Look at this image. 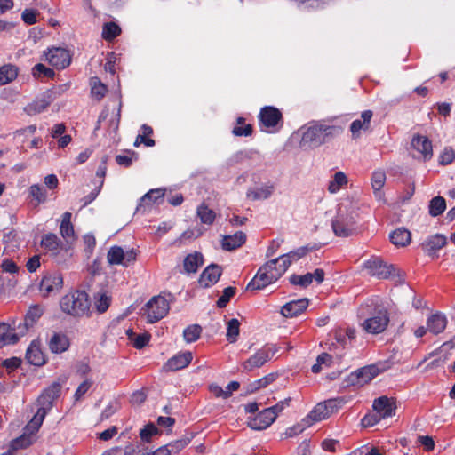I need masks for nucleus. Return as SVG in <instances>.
<instances>
[{
  "instance_id": "nucleus-45",
  "label": "nucleus",
  "mask_w": 455,
  "mask_h": 455,
  "mask_svg": "<svg viewBox=\"0 0 455 455\" xmlns=\"http://www.w3.org/2000/svg\"><path fill=\"white\" fill-rule=\"evenodd\" d=\"M330 416L327 407L323 402L317 403L308 414V417L313 421H321L328 419Z\"/></svg>"
},
{
  "instance_id": "nucleus-33",
  "label": "nucleus",
  "mask_w": 455,
  "mask_h": 455,
  "mask_svg": "<svg viewBox=\"0 0 455 455\" xmlns=\"http://www.w3.org/2000/svg\"><path fill=\"white\" fill-rule=\"evenodd\" d=\"M41 246L44 249H45L49 251H52L54 254H57V253H59L60 250L61 249L62 242L57 236L56 234L48 233L42 237Z\"/></svg>"
},
{
  "instance_id": "nucleus-1",
  "label": "nucleus",
  "mask_w": 455,
  "mask_h": 455,
  "mask_svg": "<svg viewBox=\"0 0 455 455\" xmlns=\"http://www.w3.org/2000/svg\"><path fill=\"white\" fill-rule=\"evenodd\" d=\"M289 268L288 260L283 261L280 257L268 260L257 271L255 276L246 286L247 291L262 290L276 282Z\"/></svg>"
},
{
  "instance_id": "nucleus-4",
  "label": "nucleus",
  "mask_w": 455,
  "mask_h": 455,
  "mask_svg": "<svg viewBox=\"0 0 455 455\" xmlns=\"http://www.w3.org/2000/svg\"><path fill=\"white\" fill-rule=\"evenodd\" d=\"M46 414L43 409H37V411L26 425L23 434L12 441L13 449H24L31 445L36 441V434L39 430Z\"/></svg>"
},
{
  "instance_id": "nucleus-22",
  "label": "nucleus",
  "mask_w": 455,
  "mask_h": 455,
  "mask_svg": "<svg viewBox=\"0 0 455 455\" xmlns=\"http://www.w3.org/2000/svg\"><path fill=\"white\" fill-rule=\"evenodd\" d=\"M25 357L28 363L35 366H42L46 363L45 355L38 339H35L29 344Z\"/></svg>"
},
{
  "instance_id": "nucleus-49",
  "label": "nucleus",
  "mask_w": 455,
  "mask_h": 455,
  "mask_svg": "<svg viewBox=\"0 0 455 455\" xmlns=\"http://www.w3.org/2000/svg\"><path fill=\"white\" fill-rule=\"evenodd\" d=\"M347 183V178L346 174L342 172H337L334 174L333 180L330 181L328 186V190L331 193H336L338 192L340 188Z\"/></svg>"
},
{
  "instance_id": "nucleus-27",
  "label": "nucleus",
  "mask_w": 455,
  "mask_h": 455,
  "mask_svg": "<svg viewBox=\"0 0 455 455\" xmlns=\"http://www.w3.org/2000/svg\"><path fill=\"white\" fill-rule=\"evenodd\" d=\"M69 346V339L60 332H54L48 341L49 349L53 354H61L67 351Z\"/></svg>"
},
{
  "instance_id": "nucleus-24",
  "label": "nucleus",
  "mask_w": 455,
  "mask_h": 455,
  "mask_svg": "<svg viewBox=\"0 0 455 455\" xmlns=\"http://www.w3.org/2000/svg\"><path fill=\"white\" fill-rule=\"evenodd\" d=\"M309 300L306 298L292 300L284 304L281 309V314L284 317H295L303 313L308 307Z\"/></svg>"
},
{
  "instance_id": "nucleus-59",
  "label": "nucleus",
  "mask_w": 455,
  "mask_h": 455,
  "mask_svg": "<svg viewBox=\"0 0 455 455\" xmlns=\"http://www.w3.org/2000/svg\"><path fill=\"white\" fill-rule=\"evenodd\" d=\"M189 443H190V438H181V439L176 440L173 443H170L166 444L165 446H167V448H169V450H171V453L172 452L178 453L182 449H184Z\"/></svg>"
},
{
  "instance_id": "nucleus-19",
  "label": "nucleus",
  "mask_w": 455,
  "mask_h": 455,
  "mask_svg": "<svg viewBox=\"0 0 455 455\" xmlns=\"http://www.w3.org/2000/svg\"><path fill=\"white\" fill-rule=\"evenodd\" d=\"M193 355L190 351L180 352L171 357L163 365L164 371H176L186 368L192 361Z\"/></svg>"
},
{
  "instance_id": "nucleus-5",
  "label": "nucleus",
  "mask_w": 455,
  "mask_h": 455,
  "mask_svg": "<svg viewBox=\"0 0 455 455\" xmlns=\"http://www.w3.org/2000/svg\"><path fill=\"white\" fill-rule=\"evenodd\" d=\"M355 223L356 221L352 212L339 211L332 220L331 228L335 235L347 237L355 233Z\"/></svg>"
},
{
  "instance_id": "nucleus-23",
  "label": "nucleus",
  "mask_w": 455,
  "mask_h": 455,
  "mask_svg": "<svg viewBox=\"0 0 455 455\" xmlns=\"http://www.w3.org/2000/svg\"><path fill=\"white\" fill-rule=\"evenodd\" d=\"M447 243V238L441 234H435L427 237L421 243L423 251L429 256L435 255L437 251L443 248Z\"/></svg>"
},
{
  "instance_id": "nucleus-31",
  "label": "nucleus",
  "mask_w": 455,
  "mask_h": 455,
  "mask_svg": "<svg viewBox=\"0 0 455 455\" xmlns=\"http://www.w3.org/2000/svg\"><path fill=\"white\" fill-rule=\"evenodd\" d=\"M19 75V68L14 64H4L0 67V85L14 81Z\"/></svg>"
},
{
  "instance_id": "nucleus-14",
  "label": "nucleus",
  "mask_w": 455,
  "mask_h": 455,
  "mask_svg": "<svg viewBox=\"0 0 455 455\" xmlns=\"http://www.w3.org/2000/svg\"><path fill=\"white\" fill-rule=\"evenodd\" d=\"M372 409L382 419L393 417L395 414L396 400L386 395L379 396L373 401Z\"/></svg>"
},
{
  "instance_id": "nucleus-12",
  "label": "nucleus",
  "mask_w": 455,
  "mask_h": 455,
  "mask_svg": "<svg viewBox=\"0 0 455 455\" xmlns=\"http://www.w3.org/2000/svg\"><path fill=\"white\" fill-rule=\"evenodd\" d=\"M259 125L270 129L283 122L282 112L274 106H265L259 113Z\"/></svg>"
},
{
  "instance_id": "nucleus-55",
  "label": "nucleus",
  "mask_w": 455,
  "mask_h": 455,
  "mask_svg": "<svg viewBox=\"0 0 455 455\" xmlns=\"http://www.w3.org/2000/svg\"><path fill=\"white\" fill-rule=\"evenodd\" d=\"M128 155H117L116 156V162L125 168H128L132 165V160L138 159V154L134 151H127Z\"/></svg>"
},
{
  "instance_id": "nucleus-63",
  "label": "nucleus",
  "mask_w": 455,
  "mask_h": 455,
  "mask_svg": "<svg viewBox=\"0 0 455 455\" xmlns=\"http://www.w3.org/2000/svg\"><path fill=\"white\" fill-rule=\"evenodd\" d=\"M21 362H22L21 359L19 357H11V358L5 359L2 363V365L4 367H5L7 370L14 371L21 365Z\"/></svg>"
},
{
  "instance_id": "nucleus-64",
  "label": "nucleus",
  "mask_w": 455,
  "mask_h": 455,
  "mask_svg": "<svg viewBox=\"0 0 455 455\" xmlns=\"http://www.w3.org/2000/svg\"><path fill=\"white\" fill-rule=\"evenodd\" d=\"M418 441L427 451H431L435 448V442L431 436L420 435L418 437Z\"/></svg>"
},
{
  "instance_id": "nucleus-39",
  "label": "nucleus",
  "mask_w": 455,
  "mask_h": 455,
  "mask_svg": "<svg viewBox=\"0 0 455 455\" xmlns=\"http://www.w3.org/2000/svg\"><path fill=\"white\" fill-rule=\"evenodd\" d=\"M28 195L36 202V204H44L47 200V191L39 184L31 185L28 188Z\"/></svg>"
},
{
  "instance_id": "nucleus-15",
  "label": "nucleus",
  "mask_w": 455,
  "mask_h": 455,
  "mask_svg": "<svg viewBox=\"0 0 455 455\" xmlns=\"http://www.w3.org/2000/svg\"><path fill=\"white\" fill-rule=\"evenodd\" d=\"M266 408L254 417L248 419V427L253 430H264L270 427L276 419L275 411Z\"/></svg>"
},
{
  "instance_id": "nucleus-43",
  "label": "nucleus",
  "mask_w": 455,
  "mask_h": 455,
  "mask_svg": "<svg viewBox=\"0 0 455 455\" xmlns=\"http://www.w3.org/2000/svg\"><path fill=\"white\" fill-rule=\"evenodd\" d=\"M357 370L359 373V379L363 386L370 382L379 374V369L373 364L367 365Z\"/></svg>"
},
{
  "instance_id": "nucleus-47",
  "label": "nucleus",
  "mask_w": 455,
  "mask_h": 455,
  "mask_svg": "<svg viewBox=\"0 0 455 455\" xmlns=\"http://www.w3.org/2000/svg\"><path fill=\"white\" fill-rule=\"evenodd\" d=\"M202 333V328L198 324H191L183 331V338L187 343L196 341Z\"/></svg>"
},
{
  "instance_id": "nucleus-46",
  "label": "nucleus",
  "mask_w": 455,
  "mask_h": 455,
  "mask_svg": "<svg viewBox=\"0 0 455 455\" xmlns=\"http://www.w3.org/2000/svg\"><path fill=\"white\" fill-rule=\"evenodd\" d=\"M121 33L120 27L115 22H108L102 28V37L107 41H111Z\"/></svg>"
},
{
  "instance_id": "nucleus-60",
  "label": "nucleus",
  "mask_w": 455,
  "mask_h": 455,
  "mask_svg": "<svg viewBox=\"0 0 455 455\" xmlns=\"http://www.w3.org/2000/svg\"><path fill=\"white\" fill-rule=\"evenodd\" d=\"M381 419L380 416L373 411V413H368L362 419V425L365 427H373Z\"/></svg>"
},
{
  "instance_id": "nucleus-36",
  "label": "nucleus",
  "mask_w": 455,
  "mask_h": 455,
  "mask_svg": "<svg viewBox=\"0 0 455 455\" xmlns=\"http://www.w3.org/2000/svg\"><path fill=\"white\" fill-rule=\"evenodd\" d=\"M51 104L48 97L44 96L39 99H36L31 103L25 107V111L29 116H34L44 111Z\"/></svg>"
},
{
  "instance_id": "nucleus-44",
  "label": "nucleus",
  "mask_w": 455,
  "mask_h": 455,
  "mask_svg": "<svg viewBox=\"0 0 455 455\" xmlns=\"http://www.w3.org/2000/svg\"><path fill=\"white\" fill-rule=\"evenodd\" d=\"M240 333V322L236 318H232L228 322L227 340L229 343H235Z\"/></svg>"
},
{
  "instance_id": "nucleus-56",
  "label": "nucleus",
  "mask_w": 455,
  "mask_h": 455,
  "mask_svg": "<svg viewBox=\"0 0 455 455\" xmlns=\"http://www.w3.org/2000/svg\"><path fill=\"white\" fill-rule=\"evenodd\" d=\"M386 181V174L383 171L374 172L371 177V186L374 192L379 191Z\"/></svg>"
},
{
  "instance_id": "nucleus-28",
  "label": "nucleus",
  "mask_w": 455,
  "mask_h": 455,
  "mask_svg": "<svg viewBox=\"0 0 455 455\" xmlns=\"http://www.w3.org/2000/svg\"><path fill=\"white\" fill-rule=\"evenodd\" d=\"M320 247L321 246L318 243L301 246L297 248L296 250L291 251L288 253L280 256V259L283 261L288 260L290 267L293 261H298L299 259L305 257L308 252L319 250Z\"/></svg>"
},
{
  "instance_id": "nucleus-6",
  "label": "nucleus",
  "mask_w": 455,
  "mask_h": 455,
  "mask_svg": "<svg viewBox=\"0 0 455 455\" xmlns=\"http://www.w3.org/2000/svg\"><path fill=\"white\" fill-rule=\"evenodd\" d=\"M363 267L367 270L371 276L378 279H388L395 275V266L387 264L379 257H371L364 261Z\"/></svg>"
},
{
  "instance_id": "nucleus-9",
  "label": "nucleus",
  "mask_w": 455,
  "mask_h": 455,
  "mask_svg": "<svg viewBox=\"0 0 455 455\" xmlns=\"http://www.w3.org/2000/svg\"><path fill=\"white\" fill-rule=\"evenodd\" d=\"M277 351L278 348L275 346L264 347L263 348L259 349L243 363V370L251 371L255 368L263 366L275 355Z\"/></svg>"
},
{
  "instance_id": "nucleus-57",
  "label": "nucleus",
  "mask_w": 455,
  "mask_h": 455,
  "mask_svg": "<svg viewBox=\"0 0 455 455\" xmlns=\"http://www.w3.org/2000/svg\"><path fill=\"white\" fill-rule=\"evenodd\" d=\"M151 335L148 332L135 334L132 342L135 348L141 349L148 344Z\"/></svg>"
},
{
  "instance_id": "nucleus-54",
  "label": "nucleus",
  "mask_w": 455,
  "mask_h": 455,
  "mask_svg": "<svg viewBox=\"0 0 455 455\" xmlns=\"http://www.w3.org/2000/svg\"><path fill=\"white\" fill-rule=\"evenodd\" d=\"M276 379V374L275 373H269L266 375L265 377L255 380L253 383L251 384V391L254 392L256 390H259L260 388L266 387L270 383L274 382Z\"/></svg>"
},
{
  "instance_id": "nucleus-3",
  "label": "nucleus",
  "mask_w": 455,
  "mask_h": 455,
  "mask_svg": "<svg viewBox=\"0 0 455 455\" xmlns=\"http://www.w3.org/2000/svg\"><path fill=\"white\" fill-rule=\"evenodd\" d=\"M63 313L73 317L90 316L91 301L84 291L76 290L64 295L60 300Z\"/></svg>"
},
{
  "instance_id": "nucleus-17",
  "label": "nucleus",
  "mask_w": 455,
  "mask_h": 455,
  "mask_svg": "<svg viewBox=\"0 0 455 455\" xmlns=\"http://www.w3.org/2000/svg\"><path fill=\"white\" fill-rule=\"evenodd\" d=\"M16 328H20V323H17L16 320H12L10 323H0V348L19 341L20 335L15 332Z\"/></svg>"
},
{
  "instance_id": "nucleus-51",
  "label": "nucleus",
  "mask_w": 455,
  "mask_h": 455,
  "mask_svg": "<svg viewBox=\"0 0 455 455\" xmlns=\"http://www.w3.org/2000/svg\"><path fill=\"white\" fill-rule=\"evenodd\" d=\"M236 288L228 286L222 291V295L218 299L216 305L219 308H224L229 303L230 299L235 295Z\"/></svg>"
},
{
  "instance_id": "nucleus-58",
  "label": "nucleus",
  "mask_w": 455,
  "mask_h": 455,
  "mask_svg": "<svg viewBox=\"0 0 455 455\" xmlns=\"http://www.w3.org/2000/svg\"><path fill=\"white\" fill-rule=\"evenodd\" d=\"M92 385V381L91 379H85L76 388L74 398L75 401H79L90 389V387Z\"/></svg>"
},
{
  "instance_id": "nucleus-11",
  "label": "nucleus",
  "mask_w": 455,
  "mask_h": 455,
  "mask_svg": "<svg viewBox=\"0 0 455 455\" xmlns=\"http://www.w3.org/2000/svg\"><path fill=\"white\" fill-rule=\"evenodd\" d=\"M389 323V315L387 310H379L376 315L367 318L362 323L363 330L371 334L383 332Z\"/></svg>"
},
{
  "instance_id": "nucleus-32",
  "label": "nucleus",
  "mask_w": 455,
  "mask_h": 455,
  "mask_svg": "<svg viewBox=\"0 0 455 455\" xmlns=\"http://www.w3.org/2000/svg\"><path fill=\"white\" fill-rule=\"evenodd\" d=\"M389 238L391 243L395 246L404 247L411 242V232L404 228H400L394 230L389 235Z\"/></svg>"
},
{
  "instance_id": "nucleus-13",
  "label": "nucleus",
  "mask_w": 455,
  "mask_h": 455,
  "mask_svg": "<svg viewBox=\"0 0 455 455\" xmlns=\"http://www.w3.org/2000/svg\"><path fill=\"white\" fill-rule=\"evenodd\" d=\"M61 385L53 382L46 387L37 399L38 409H43L45 414L52 409L53 402L60 395Z\"/></svg>"
},
{
  "instance_id": "nucleus-50",
  "label": "nucleus",
  "mask_w": 455,
  "mask_h": 455,
  "mask_svg": "<svg viewBox=\"0 0 455 455\" xmlns=\"http://www.w3.org/2000/svg\"><path fill=\"white\" fill-rule=\"evenodd\" d=\"M289 281L292 285L307 288L313 282V275L311 273H307L303 275L293 274L289 277Z\"/></svg>"
},
{
  "instance_id": "nucleus-48",
  "label": "nucleus",
  "mask_w": 455,
  "mask_h": 455,
  "mask_svg": "<svg viewBox=\"0 0 455 455\" xmlns=\"http://www.w3.org/2000/svg\"><path fill=\"white\" fill-rule=\"evenodd\" d=\"M32 76L36 79L43 77L53 78L55 72L53 69L47 68L44 64L38 63L32 68Z\"/></svg>"
},
{
  "instance_id": "nucleus-16",
  "label": "nucleus",
  "mask_w": 455,
  "mask_h": 455,
  "mask_svg": "<svg viewBox=\"0 0 455 455\" xmlns=\"http://www.w3.org/2000/svg\"><path fill=\"white\" fill-rule=\"evenodd\" d=\"M63 286V277L61 274L53 272L45 275L40 283V291L44 296H49L52 293L58 292Z\"/></svg>"
},
{
  "instance_id": "nucleus-20",
  "label": "nucleus",
  "mask_w": 455,
  "mask_h": 455,
  "mask_svg": "<svg viewBox=\"0 0 455 455\" xmlns=\"http://www.w3.org/2000/svg\"><path fill=\"white\" fill-rule=\"evenodd\" d=\"M222 275V267L217 264L206 267L198 278V283L203 288H209L215 284Z\"/></svg>"
},
{
  "instance_id": "nucleus-37",
  "label": "nucleus",
  "mask_w": 455,
  "mask_h": 455,
  "mask_svg": "<svg viewBox=\"0 0 455 455\" xmlns=\"http://www.w3.org/2000/svg\"><path fill=\"white\" fill-rule=\"evenodd\" d=\"M274 189V185H264L255 189H250L247 196L252 200L267 199L273 194Z\"/></svg>"
},
{
  "instance_id": "nucleus-40",
  "label": "nucleus",
  "mask_w": 455,
  "mask_h": 455,
  "mask_svg": "<svg viewBox=\"0 0 455 455\" xmlns=\"http://www.w3.org/2000/svg\"><path fill=\"white\" fill-rule=\"evenodd\" d=\"M197 216L204 224L212 225L216 218V213L204 203L201 204L196 210Z\"/></svg>"
},
{
  "instance_id": "nucleus-38",
  "label": "nucleus",
  "mask_w": 455,
  "mask_h": 455,
  "mask_svg": "<svg viewBox=\"0 0 455 455\" xmlns=\"http://www.w3.org/2000/svg\"><path fill=\"white\" fill-rule=\"evenodd\" d=\"M446 209V201L443 196H437L432 198L428 205V213L432 217L441 215Z\"/></svg>"
},
{
  "instance_id": "nucleus-8",
  "label": "nucleus",
  "mask_w": 455,
  "mask_h": 455,
  "mask_svg": "<svg viewBox=\"0 0 455 455\" xmlns=\"http://www.w3.org/2000/svg\"><path fill=\"white\" fill-rule=\"evenodd\" d=\"M45 60L57 69H64L71 63L72 55L65 48L53 47L44 52Z\"/></svg>"
},
{
  "instance_id": "nucleus-41",
  "label": "nucleus",
  "mask_w": 455,
  "mask_h": 455,
  "mask_svg": "<svg viewBox=\"0 0 455 455\" xmlns=\"http://www.w3.org/2000/svg\"><path fill=\"white\" fill-rule=\"evenodd\" d=\"M253 132V127L251 124H245V118L239 116L236 119V125L233 128L232 133L237 137H248Z\"/></svg>"
},
{
  "instance_id": "nucleus-29",
  "label": "nucleus",
  "mask_w": 455,
  "mask_h": 455,
  "mask_svg": "<svg viewBox=\"0 0 455 455\" xmlns=\"http://www.w3.org/2000/svg\"><path fill=\"white\" fill-rule=\"evenodd\" d=\"M246 242V235L243 231H237L234 235H224L221 241V247L225 251H233Z\"/></svg>"
},
{
  "instance_id": "nucleus-2",
  "label": "nucleus",
  "mask_w": 455,
  "mask_h": 455,
  "mask_svg": "<svg viewBox=\"0 0 455 455\" xmlns=\"http://www.w3.org/2000/svg\"><path fill=\"white\" fill-rule=\"evenodd\" d=\"M343 129L339 125H330L324 121H314L308 124L302 134V143L310 147H319L339 136Z\"/></svg>"
},
{
  "instance_id": "nucleus-62",
  "label": "nucleus",
  "mask_w": 455,
  "mask_h": 455,
  "mask_svg": "<svg viewBox=\"0 0 455 455\" xmlns=\"http://www.w3.org/2000/svg\"><path fill=\"white\" fill-rule=\"evenodd\" d=\"M455 159V151L452 148H445L439 157V162L443 165L451 164Z\"/></svg>"
},
{
  "instance_id": "nucleus-52",
  "label": "nucleus",
  "mask_w": 455,
  "mask_h": 455,
  "mask_svg": "<svg viewBox=\"0 0 455 455\" xmlns=\"http://www.w3.org/2000/svg\"><path fill=\"white\" fill-rule=\"evenodd\" d=\"M158 428L153 424H147L140 432V437L144 443H150L152 436L158 435Z\"/></svg>"
},
{
  "instance_id": "nucleus-42",
  "label": "nucleus",
  "mask_w": 455,
  "mask_h": 455,
  "mask_svg": "<svg viewBox=\"0 0 455 455\" xmlns=\"http://www.w3.org/2000/svg\"><path fill=\"white\" fill-rule=\"evenodd\" d=\"M60 235L63 238L74 237L75 231L71 223V213L66 212L62 215V220L60 226Z\"/></svg>"
},
{
  "instance_id": "nucleus-34",
  "label": "nucleus",
  "mask_w": 455,
  "mask_h": 455,
  "mask_svg": "<svg viewBox=\"0 0 455 455\" xmlns=\"http://www.w3.org/2000/svg\"><path fill=\"white\" fill-rule=\"evenodd\" d=\"M203 255L199 252L188 254L185 257L183 261L184 271L187 274L196 273L198 267L203 265Z\"/></svg>"
},
{
  "instance_id": "nucleus-26",
  "label": "nucleus",
  "mask_w": 455,
  "mask_h": 455,
  "mask_svg": "<svg viewBox=\"0 0 455 455\" xmlns=\"http://www.w3.org/2000/svg\"><path fill=\"white\" fill-rule=\"evenodd\" d=\"M412 148L421 154L424 160H428L433 156L432 142L427 137L416 135L411 140Z\"/></svg>"
},
{
  "instance_id": "nucleus-21",
  "label": "nucleus",
  "mask_w": 455,
  "mask_h": 455,
  "mask_svg": "<svg viewBox=\"0 0 455 455\" xmlns=\"http://www.w3.org/2000/svg\"><path fill=\"white\" fill-rule=\"evenodd\" d=\"M42 315L43 309L41 307L37 305L31 306L25 315L23 323L19 322V323H20V328H16V330H19V335H25L28 332V331L30 328H32L36 324V323L40 319Z\"/></svg>"
},
{
  "instance_id": "nucleus-18",
  "label": "nucleus",
  "mask_w": 455,
  "mask_h": 455,
  "mask_svg": "<svg viewBox=\"0 0 455 455\" xmlns=\"http://www.w3.org/2000/svg\"><path fill=\"white\" fill-rule=\"evenodd\" d=\"M373 112L370 109L364 110L361 113L360 118L354 120L349 127V130L354 140L361 137V132H367L371 128Z\"/></svg>"
},
{
  "instance_id": "nucleus-61",
  "label": "nucleus",
  "mask_w": 455,
  "mask_h": 455,
  "mask_svg": "<svg viewBox=\"0 0 455 455\" xmlns=\"http://www.w3.org/2000/svg\"><path fill=\"white\" fill-rule=\"evenodd\" d=\"M37 11L34 9H25L21 13L22 20L28 25L36 23Z\"/></svg>"
},
{
  "instance_id": "nucleus-35",
  "label": "nucleus",
  "mask_w": 455,
  "mask_h": 455,
  "mask_svg": "<svg viewBox=\"0 0 455 455\" xmlns=\"http://www.w3.org/2000/svg\"><path fill=\"white\" fill-rule=\"evenodd\" d=\"M112 298L106 291H99L93 296V306L98 314L105 313L110 307Z\"/></svg>"
},
{
  "instance_id": "nucleus-25",
  "label": "nucleus",
  "mask_w": 455,
  "mask_h": 455,
  "mask_svg": "<svg viewBox=\"0 0 455 455\" xmlns=\"http://www.w3.org/2000/svg\"><path fill=\"white\" fill-rule=\"evenodd\" d=\"M447 317L441 312L431 314L427 318V326L429 332L438 335L445 330L447 326Z\"/></svg>"
},
{
  "instance_id": "nucleus-10",
  "label": "nucleus",
  "mask_w": 455,
  "mask_h": 455,
  "mask_svg": "<svg viewBox=\"0 0 455 455\" xmlns=\"http://www.w3.org/2000/svg\"><path fill=\"white\" fill-rule=\"evenodd\" d=\"M137 252L134 249L129 250L126 252L123 248L117 245L110 247L107 254V259L109 265H122L128 267L135 262Z\"/></svg>"
},
{
  "instance_id": "nucleus-7",
  "label": "nucleus",
  "mask_w": 455,
  "mask_h": 455,
  "mask_svg": "<svg viewBox=\"0 0 455 455\" xmlns=\"http://www.w3.org/2000/svg\"><path fill=\"white\" fill-rule=\"evenodd\" d=\"M148 322L154 323L164 318L169 312L168 300L161 296H154L146 304Z\"/></svg>"
},
{
  "instance_id": "nucleus-53",
  "label": "nucleus",
  "mask_w": 455,
  "mask_h": 455,
  "mask_svg": "<svg viewBox=\"0 0 455 455\" xmlns=\"http://www.w3.org/2000/svg\"><path fill=\"white\" fill-rule=\"evenodd\" d=\"M91 85L92 94L95 95L99 100L103 98L108 92L107 86L98 77L92 78Z\"/></svg>"
},
{
  "instance_id": "nucleus-30",
  "label": "nucleus",
  "mask_w": 455,
  "mask_h": 455,
  "mask_svg": "<svg viewBox=\"0 0 455 455\" xmlns=\"http://www.w3.org/2000/svg\"><path fill=\"white\" fill-rule=\"evenodd\" d=\"M165 189L154 188L147 192L141 198L137 205V212H145L146 206H150L155 203H157L159 199H162L164 196Z\"/></svg>"
}]
</instances>
